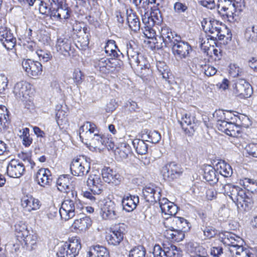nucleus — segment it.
<instances>
[{"label":"nucleus","instance_id":"26","mask_svg":"<svg viewBox=\"0 0 257 257\" xmlns=\"http://www.w3.org/2000/svg\"><path fill=\"white\" fill-rule=\"evenodd\" d=\"M73 183V182L70 179L69 176H60L57 181V188L61 192H66L67 195L68 192L74 191L72 189L75 184Z\"/></svg>","mask_w":257,"mask_h":257},{"label":"nucleus","instance_id":"57","mask_svg":"<svg viewBox=\"0 0 257 257\" xmlns=\"http://www.w3.org/2000/svg\"><path fill=\"white\" fill-rule=\"evenodd\" d=\"M247 153L253 157L257 158V143H250L245 148Z\"/></svg>","mask_w":257,"mask_h":257},{"label":"nucleus","instance_id":"39","mask_svg":"<svg viewBox=\"0 0 257 257\" xmlns=\"http://www.w3.org/2000/svg\"><path fill=\"white\" fill-rule=\"evenodd\" d=\"M145 139H134L133 145L138 154L145 155L148 152V145L145 143Z\"/></svg>","mask_w":257,"mask_h":257},{"label":"nucleus","instance_id":"41","mask_svg":"<svg viewBox=\"0 0 257 257\" xmlns=\"http://www.w3.org/2000/svg\"><path fill=\"white\" fill-rule=\"evenodd\" d=\"M177 118L181 126L195 122V117L192 113H177Z\"/></svg>","mask_w":257,"mask_h":257},{"label":"nucleus","instance_id":"64","mask_svg":"<svg viewBox=\"0 0 257 257\" xmlns=\"http://www.w3.org/2000/svg\"><path fill=\"white\" fill-rule=\"evenodd\" d=\"M223 253V248L221 246H213L211 248L210 253L214 257H220Z\"/></svg>","mask_w":257,"mask_h":257},{"label":"nucleus","instance_id":"47","mask_svg":"<svg viewBox=\"0 0 257 257\" xmlns=\"http://www.w3.org/2000/svg\"><path fill=\"white\" fill-rule=\"evenodd\" d=\"M20 137L23 140V144L25 147H28L32 143V139L30 137L29 129L25 127L19 131Z\"/></svg>","mask_w":257,"mask_h":257},{"label":"nucleus","instance_id":"63","mask_svg":"<svg viewBox=\"0 0 257 257\" xmlns=\"http://www.w3.org/2000/svg\"><path fill=\"white\" fill-rule=\"evenodd\" d=\"M228 123L229 122L225 120H218L217 125L218 130L226 134Z\"/></svg>","mask_w":257,"mask_h":257},{"label":"nucleus","instance_id":"49","mask_svg":"<svg viewBox=\"0 0 257 257\" xmlns=\"http://www.w3.org/2000/svg\"><path fill=\"white\" fill-rule=\"evenodd\" d=\"M236 123H239L240 125L247 127L251 125V121L248 116L244 113H237L234 115Z\"/></svg>","mask_w":257,"mask_h":257},{"label":"nucleus","instance_id":"12","mask_svg":"<svg viewBox=\"0 0 257 257\" xmlns=\"http://www.w3.org/2000/svg\"><path fill=\"white\" fill-rule=\"evenodd\" d=\"M31 91L30 84L26 81H21L15 85L13 93L16 99L24 101L30 98Z\"/></svg>","mask_w":257,"mask_h":257},{"label":"nucleus","instance_id":"13","mask_svg":"<svg viewBox=\"0 0 257 257\" xmlns=\"http://www.w3.org/2000/svg\"><path fill=\"white\" fill-rule=\"evenodd\" d=\"M233 87L234 93L241 98H248L252 93L250 85L245 79L237 80Z\"/></svg>","mask_w":257,"mask_h":257},{"label":"nucleus","instance_id":"8","mask_svg":"<svg viewBox=\"0 0 257 257\" xmlns=\"http://www.w3.org/2000/svg\"><path fill=\"white\" fill-rule=\"evenodd\" d=\"M125 225L123 223L114 225L110 228V233L106 236L109 244L116 246L123 240L125 234Z\"/></svg>","mask_w":257,"mask_h":257},{"label":"nucleus","instance_id":"23","mask_svg":"<svg viewBox=\"0 0 257 257\" xmlns=\"http://www.w3.org/2000/svg\"><path fill=\"white\" fill-rule=\"evenodd\" d=\"M101 175L105 182L115 185L119 184L122 179L120 174L109 167H105L102 170Z\"/></svg>","mask_w":257,"mask_h":257},{"label":"nucleus","instance_id":"21","mask_svg":"<svg viewBox=\"0 0 257 257\" xmlns=\"http://www.w3.org/2000/svg\"><path fill=\"white\" fill-rule=\"evenodd\" d=\"M87 185L93 194H99L103 190V184L100 174H90Z\"/></svg>","mask_w":257,"mask_h":257},{"label":"nucleus","instance_id":"43","mask_svg":"<svg viewBox=\"0 0 257 257\" xmlns=\"http://www.w3.org/2000/svg\"><path fill=\"white\" fill-rule=\"evenodd\" d=\"M90 138L89 140L86 141L89 142L90 144L95 146V147H101L102 146L104 142V140H106L105 137L103 135L98 134V131L93 134Z\"/></svg>","mask_w":257,"mask_h":257},{"label":"nucleus","instance_id":"54","mask_svg":"<svg viewBox=\"0 0 257 257\" xmlns=\"http://www.w3.org/2000/svg\"><path fill=\"white\" fill-rule=\"evenodd\" d=\"M171 233H167L168 238L177 241H180L184 238V233H183L182 231H180L178 229H176V230H171Z\"/></svg>","mask_w":257,"mask_h":257},{"label":"nucleus","instance_id":"17","mask_svg":"<svg viewBox=\"0 0 257 257\" xmlns=\"http://www.w3.org/2000/svg\"><path fill=\"white\" fill-rule=\"evenodd\" d=\"M25 172V165L18 160H12L7 166V174L12 178H19Z\"/></svg>","mask_w":257,"mask_h":257},{"label":"nucleus","instance_id":"33","mask_svg":"<svg viewBox=\"0 0 257 257\" xmlns=\"http://www.w3.org/2000/svg\"><path fill=\"white\" fill-rule=\"evenodd\" d=\"M56 48L58 52L64 55H66L65 53H68L71 49L70 40L65 38L60 37L58 38Z\"/></svg>","mask_w":257,"mask_h":257},{"label":"nucleus","instance_id":"35","mask_svg":"<svg viewBox=\"0 0 257 257\" xmlns=\"http://www.w3.org/2000/svg\"><path fill=\"white\" fill-rule=\"evenodd\" d=\"M142 138L145 139L146 141L150 142L153 144H156L160 141L161 136L157 131H150L148 130H144L142 132Z\"/></svg>","mask_w":257,"mask_h":257},{"label":"nucleus","instance_id":"58","mask_svg":"<svg viewBox=\"0 0 257 257\" xmlns=\"http://www.w3.org/2000/svg\"><path fill=\"white\" fill-rule=\"evenodd\" d=\"M84 75L82 72L78 70L75 69L73 73V79L77 85L80 84L83 81Z\"/></svg>","mask_w":257,"mask_h":257},{"label":"nucleus","instance_id":"14","mask_svg":"<svg viewBox=\"0 0 257 257\" xmlns=\"http://www.w3.org/2000/svg\"><path fill=\"white\" fill-rule=\"evenodd\" d=\"M116 61L115 59H96L94 60V66L101 73L108 74L114 70Z\"/></svg>","mask_w":257,"mask_h":257},{"label":"nucleus","instance_id":"44","mask_svg":"<svg viewBox=\"0 0 257 257\" xmlns=\"http://www.w3.org/2000/svg\"><path fill=\"white\" fill-rule=\"evenodd\" d=\"M245 38L249 43L257 42V26L248 27L245 31Z\"/></svg>","mask_w":257,"mask_h":257},{"label":"nucleus","instance_id":"4","mask_svg":"<svg viewBox=\"0 0 257 257\" xmlns=\"http://www.w3.org/2000/svg\"><path fill=\"white\" fill-rule=\"evenodd\" d=\"M221 242L228 246V250L232 256L235 257H254L247 248L242 246L243 241L241 238L230 232H226L220 235Z\"/></svg>","mask_w":257,"mask_h":257},{"label":"nucleus","instance_id":"15","mask_svg":"<svg viewBox=\"0 0 257 257\" xmlns=\"http://www.w3.org/2000/svg\"><path fill=\"white\" fill-rule=\"evenodd\" d=\"M133 3L141 15L142 19L144 18L154 17L159 21L158 23L161 21L157 15V12H150L151 10H153V7H150L148 0H133Z\"/></svg>","mask_w":257,"mask_h":257},{"label":"nucleus","instance_id":"59","mask_svg":"<svg viewBox=\"0 0 257 257\" xmlns=\"http://www.w3.org/2000/svg\"><path fill=\"white\" fill-rule=\"evenodd\" d=\"M241 72L239 67L235 64H231L229 65V73L233 77H236Z\"/></svg>","mask_w":257,"mask_h":257},{"label":"nucleus","instance_id":"52","mask_svg":"<svg viewBox=\"0 0 257 257\" xmlns=\"http://www.w3.org/2000/svg\"><path fill=\"white\" fill-rule=\"evenodd\" d=\"M184 134L187 137H192L197 129V125L194 123H191V124H186V125L181 126Z\"/></svg>","mask_w":257,"mask_h":257},{"label":"nucleus","instance_id":"9","mask_svg":"<svg viewBox=\"0 0 257 257\" xmlns=\"http://www.w3.org/2000/svg\"><path fill=\"white\" fill-rule=\"evenodd\" d=\"M183 172V168L180 165L175 162L167 164L161 170V173L164 179L168 181L179 178Z\"/></svg>","mask_w":257,"mask_h":257},{"label":"nucleus","instance_id":"45","mask_svg":"<svg viewBox=\"0 0 257 257\" xmlns=\"http://www.w3.org/2000/svg\"><path fill=\"white\" fill-rule=\"evenodd\" d=\"M166 251L167 257H180L182 255V251L180 248L173 244H165Z\"/></svg>","mask_w":257,"mask_h":257},{"label":"nucleus","instance_id":"28","mask_svg":"<svg viewBox=\"0 0 257 257\" xmlns=\"http://www.w3.org/2000/svg\"><path fill=\"white\" fill-rule=\"evenodd\" d=\"M139 203V197L136 195L124 196L121 201L123 210L128 212L135 209Z\"/></svg>","mask_w":257,"mask_h":257},{"label":"nucleus","instance_id":"61","mask_svg":"<svg viewBox=\"0 0 257 257\" xmlns=\"http://www.w3.org/2000/svg\"><path fill=\"white\" fill-rule=\"evenodd\" d=\"M174 9L176 12L181 13L184 12L187 9V6L180 2H176L174 5Z\"/></svg>","mask_w":257,"mask_h":257},{"label":"nucleus","instance_id":"34","mask_svg":"<svg viewBox=\"0 0 257 257\" xmlns=\"http://www.w3.org/2000/svg\"><path fill=\"white\" fill-rule=\"evenodd\" d=\"M217 173V172L211 166H208L204 169L203 177L207 182L213 185L218 181Z\"/></svg>","mask_w":257,"mask_h":257},{"label":"nucleus","instance_id":"32","mask_svg":"<svg viewBox=\"0 0 257 257\" xmlns=\"http://www.w3.org/2000/svg\"><path fill=\"white\" fill-rule=\"evenodd\" d=\"M127 23L130 28L134 32H137L140 30V22L136 14L132 10H126Z\"/></svg>","mask_w":257,"mask_h":257},{"label":"nucleus","instance_id":"53","mask_svg":"<svg viewBox=\"0 0 257 257\" xmlns=\"http://www.w3.org/2000/svg\"><path fill=\"white\" fill-rule=\"evenodd\" d=\"M154 257H167L165 244L161 247L159 244H156L154 247L153 252Z\"/></svg>","mask_w":257,"mask_h":257},{"label":"nucleus","instance_id":"37","mask_svg":"<svg viewBox=\"0 0 257 257\" xmlns=\"http://www.w3.org/2000/svg\"><path fill=\"white\" fill-rule=\"evenodd\" d=\"M170 220L176 223L179 231H183V233L188 231L190 228V223L183 217L173 216L170 218Z\"/></svg>","mask_w":257,"mask_h":257},{"label":"nucleus","instance_id":"50","mask_svg":"<svg viewBox=\"0 0 257 257\" xmlns=\"http://www.w3.org/2000/svg\"><path fill=\"white\" fill-rule=\"evenodd\" d=\"M146 250L142 246H138L132 249L129 253L130 257H145Z\"/></svg>","mask_w":257,"mask_h":257},{"label":"nucleus","instance_id":"11","mask_svg":"<svg viewBox=\"0 0 257 257\" xmlns=\"http://www.w3.org/2000/svg\"><path fill=\"white\" fill-rule=\"evenodd\" d=\"M23 69L27 74L31 77H38L42 73V65L38 61L31 59H24L22 62Z\"/></svg>","mask_w":257,"mask_h":257},{"label":"nucleus","instance_id":"22","mask_svg":"<svg viewBox=\"0 0 257 257\" xmlns=\"http://www.w3.org/2000/svg\"><path fill=\"white\" fill-rule=\"evenodd\" d=\"M21 205L26 211L31 212L39 209L41 204L38 199L31 195H26L21 199Z\"/></svg>","mask_w":257,"mask_h":257},{"label":"nucleus","instance_id":"19","mask_svg":"<svg viewBox=\"0 0 257 257\" xmlns=\"http://www.w3.org/2000/svg\"><path fill=\"white\" fill-rule=\"evenodd\" d=\"M16 39L10 30L6 28H0V44L8 50L12 49L16 45Z\"/></svg>","mask_w":257,"mask_h":257},{"label":"nucleus","instance_id":"62","mask_svg":"<svg viewBox=\"0 0 257 257\" xmlns=\"http://www.w3.org/2000/svg\"><path fill=\"white\" fill-rule=\"evenodd\" d=\"M56 120L59 126L66 123L67 119L65 113H56Z\"/></svg>","mask_w":257,"mask_h":257},{"label":"nucleus","instance_id":"25","mask_svg":"<svg viewBox=\"0 0 257 257\" xmlns=\"http://www.w3.org/2000/svg\"><path fill=\"white\" fill-rule=\"evenodd\" d=\"M97 132L95 124L90 121H86L79 128V137L83 142L89 140L90 138L93 134Z\"/></svg>","mask_w":257,"mask_h":257},{"label":"nucleus","instance_id":"7","mask_svg":"<svg viewBox=\"0 0 257 257\" xmlns=\"http://www.w3.org/2000/svg\"><path fill=\"white\" fill-rule=\"evenodd\" d=\"M90 159L82 156L74 159L70 165L71 173L76 176H83L86 175L90 168Z\"/></svg>","mask_w":257,"mask_h":257},{"label":"nucleus","instance_id":"30","mask_svg":"<svg viewBox=\"0 0 257 257\" xmlns=\"http://www.w3.org/2000/svg\"><path fill=\"white\" fill-rule=\"evenodd\" d=\"M115 205L111 201L106 202L101 210V214L104 219H114L116 218V214L114 210Z\"/></svg>","mask_w":257,"mask_h":257},{"label":"nucleus","instance_id":"42","mask_svg":"<svg viewBox=\"0 0 257 257\" xmlns=\"http://www.w3.org/2000/svg\"><path fill=\"white\" fill-rule=\"evenodd\" d=\"M217 170L219 173L225 177L231 176L232 174V169L231 166L224 161L220 162L217 165Z\"/></svg>","mask_w":257,"mask_h":257},{"label":"nucleus","instance_id":"40","mask_svg":"<svg viewBox=\"0 0 257 257\" xmlns=\"http://www.w3.org/2000/svg\"><path fill=\"white\" fill-rule=\"evenodd\" d=\"M105 52L109 56L117 58L121 53L118 49L114 41H109L105 47Z\"/></svg>","mask_w":257,"mask_h":257},{"label":"nucleus","instance_id":"48","mask_svg":"<svg viewBox=\"0 0 257 257\" xmlns=\"http://www.w3.org/2000/svg\"><path fill=\"white\" fill-rule=\"evenodd\" d=\"M201 229L204 235L208 238L214 237L217 233V231L213 227L208 225L206 222L203 223Z\"/></svg>","mask_w":257,"mask_h":257},{"label":"nucleus","instance_id":"20","mask_svg":"<svg viewBox=\"0 0 257 257\" xmlns=\"http://www.w3.org/2000/svg\"><path fill=\"white\" fill-rule=\"evenodd\" d=\"M126 52L129 64L131 67L135 70H138L140 61L143 60L144 57L137 50H135L131 43L126 45Z\"/></svg>","mask_w":257,"mask_h":257},{"label":"nucleus","instance_id":"5","mask_svg":"<svg viewBox=\"0 0 257 257\" xmlns=\"http://www.w3.org/2000/svg\"><path fill=\"white\" fill-rule=\"evenodd\" d=\"M79 201L76 191L68 193L59 209V214L62 219L68 220L75 215Z\"/></svg>","mask_w":257,"mask_h":257},{"label":"nucleus","instance_id":"3","mask_svg":"<svg viewBox=\"0 0 257 257\" xmlns=\"http://www.w3.org/2000/svg\"><path fill=\"white\" fill-rule=\"evenodd\" d=\"M218 13L230 22L238 19L244 8V0H218L216 5Z\"/></svg>","mask_w":257,"mask_h":257},{"label":"nucleus","instance_id":"60","mask_svg":"<svg viewBox=\"0 0 257 257\" xmlns=\"http://www.w3.org/2000/svg\"><path fill=\"white\" fill-rule=\"evenodd\" d=\"M198 2L203 7L211 10L214 9L216 6L214 0H198Z\"/></svg>","mask_w":257,"mask_h":257},{"label":"nucleus","instance_id":"46","mask_svg":"<svg viewBox=\"0 0 257 257\" xmlns=\"http://www.w3.org/2000/svg\"><path fill=\"white\" fill-rule=\"evenodd\" d=\"M15 230L17 233V236L21 238L26 236L29 232L27 229V225L22 221H19L16 223L15 225Z\"/></svg>","mask_w":257,"mask_h":257},{"label":"nucleus","instance_id":"38","mask_svg":"<svg viewBox=\"0 0 257 257\" xmlns=\"http://www.w3.org/2000/svg\"><path fill=\"white\" fill-rule=\"evenodd\" d=\"M21 238L23 239L25 243V247L28 250H32L35 249L37 246V236L34 234L27 233Z\"/></svg>","mask_w":257,"mask_h":257},{"label":"nucleus","instance_id":"29","mask_svg":"<svg viewBox=\"0 0 257 257\" xmlns=\"http://www.w3.org/2000/svg\"><path fill=\"white\" fill-rule=\"evenodd\" d=\"M187 248L191 253L190 257H208L206 249L196 243L189 242L187 244Z\"/></svg>","mask_w":257,"mask_h":257},{"label":"nucleus","instance_id":"18","mask_svg":"<svg viewBox=\"0 0 257 257\" xmlns=\"http://www.w3.org/2000/svg\"><path fill=\"white\" fill-rule=\"evenodd\" d=\"M222 25L218 21L215 20L204 19L202 22V26L205 33L210 34V39L213 40H216V37L218 35L219 31L222 28Z\"/></svg>","mask_w":257,"mask_h":257},{"label":"nucleus","instance_id":"10","mask_svg":"<svg viewBox=\"0 0 257 257\" xmlns=\"http://www.w3.org/2000/svg\"><path fill=\"white\" fill-rule=\"evenodd\" d=\"M50 18L56 21H61L68 19L70 17V11L67 7L66 2L61 4L53 5L51 4Z\"/></svg>","mask_w":257,"mask_h":257},{"label":"nucleus","instance_id":"31","mask_svg":"<svg viewBox=\"0 0 257 257\" xmlns=\"http://www.w3.org/2000/svg\"><path fill=\"white\" fill-rule=\"evenodd\" d=\"M91 218L87 216L75 219L72 225V227L77 231H85L91 225Z\"/></svg>","mask_w":257,"mask_h":257},{"label":"nucleus","instance_id":"2","mask_svg":"<svg viewBox=\"0 0 257 257\" xmlns=\"http://www.w3.org/2000/svg\"><path fill=\"white\" fill-rule=\"evenodd\" d=\"M221 191L228 195L235 203L239 212L249 210L252 205V201L246 193L245 190L230 184H221Z\"/></svg>","mask_w":257,"mask_h":257},{"label":"nucleus","instance_id":"27","mask_svg":"<svg viewBox=\"0 0 257 257\" xmlns=\"http://www.w3.org/2000/svg\"><path fill=\"white\" fill-rule=\"evenodd\" d=\"M153 17L142 19L144 27L142 28V30L145 36L148 39H153L156 36V32L153 28L156 21Z\"/></svg>","mask_w":257,"mask_h":257},{"label":"nucleus","instance_id":"24","mask_svg":"<svg viewBox=\"0 0 257 257\" xmlns=\"http://www.w3.org/2000/svg\"><path fill=\"white\" fill-rule=\"evenodd\" d=\"M35 180L42 187L50 185L52 181L51 171L46 168L40 169L36 174Z\"/></svg>","mask_w":257,"mask_h":257},{"label":"nucleus","instance_id":"6","mask_svg":"<svg viewBox=\"0 0 257 257\" xmlns=\"http://www.w3.org/2000/svg\"><path fill=\"white\" fill-rule=\"evenodd\" d=\"M81 248L80 240L76 237L72 238L59 247L57 255L58 257H75Z\"/></svg>","mask_w":257,"mask_h":257},{"label":"nucleus","instance_id":"51","mask_svg":"<svg viewBox=\"0 0 257 257\" xmlns=\"http://www.w3.org/2000/svg\"><path fill=\"white\" fill-rule=\"evenodd\" d=\"M91 246L95 250V253L98 257H109V251L105 247L99 245Z\"/></svg>","mask_w":257,"mask_h":257},{"label":"nucleus","instance_id":"55","mask_svg":"<svg viewBox=\"0 0 257 257\" xmlns=\"http://www.w3.org/2000/svg\"><path fill=\"white\" fill-rule=\"evenodd\" d=\"M222 28H220V31L218 32V35L216 37V40H222L226 38L227 40L230 39L231 38V34L229 29H228L224 26H222Z\"/></svg>","mask_w":257,"mask_h":257},{"label":"nucleus","instance_id":"56","mask_svg":"<svg viewBox=\"0 0 257 257\" xmlns=\"http://www.w3.org/2000/svg\"><path fill=\"white\" fill-rule=\"evenodd\" d=\"M158 70L160 74L162 75V78L165 80H167L169 78V71L168 66L164 65V63H160L157 65Z\"/></svg>","mask_w":257,"mask_h":257},{"label":"nucleus","instance_id":"1","mask_svg":"<svg viewBox=\"0 0 257 257\" xmlns=\"http://www.w3.org/2000/svg\"><path fill=\"white\" fill-rule=\"evenodd\" d=\"M160 33L163 40L161 48H171L173 55L180 59L189 57L190 53L192 51V47L188 42L182 41L180 36L172 32L167 27H163Z\"/></svg>","mask_w":257,"mask_h":257},{"label":"nucleus","instance_id":"36","mask_svg":"<svg viewBox=\"0 0 257 257\" xmlns=\"http://www.w3.org/2000/svg\"><path fill=\"white\" fill-rule=\"evenodd\" d=\"M131 152V148L128 145L122 143L114 151V155L119 160L126 159Z\"/></svg>","mask_w":257,"mask_h":257},{"label":"nucleus","instance_id":"16","mask_svg":"<svg viewBox=\"0 0 257 257\" xmlns=\"http://www.w3.org/2000/svg\"><path fill=\"white\" fill-rule=\"evenodd\" d=\"M161 188L155 184H149L143 189V194L145 199L147 202H157L161 197Z\"/></svg>","mask_w":257,"mask_h":257}]
</instances>
